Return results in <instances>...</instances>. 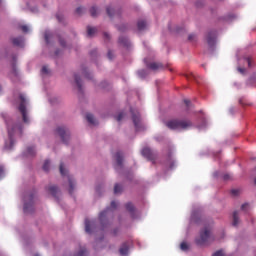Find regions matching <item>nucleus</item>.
<instances>
[{"mask_svg":"<svg viewBox=\"0 0 256 256\" xmlns=\"http://www.w3.org/2000/svg\"><path fill=\"white\" fill-rule=\"evenodd\" d=\"M56 133L61 137L63 143H67V141H69V131H67L65 127H58L56 129Z\"/></svg>","mask_w":256,"mask_h":256,"instance_id":"obj_8","label":"nucleus"},{"mask_svg":"<svg viewBox=\"0 0 256 256\" xmlns=\"http://www.w3.org/2000/svg\"><path fill=\"white\" fill-rule=\"evenodd\" d=\"M20 29L23 33H29V27L27 25H22Z\"/></svg>","mask_w":256,"mask_h":256,"instance_id":"obj_35","label":"nucleus"},{"mask_svg":"<svg viewBox=\"0 0 256 256\" xmlns=\"http://www.w3.org/2000/svg\"><path fill=\"white\" fill-rule=\"evenodd\" d=\"M29 199H33V195H30V196H29Z\"/></svg>","mask_w":256,"mask_h":256,"instance_id":"obj_56","label":"nucleus"},{"mask_svg":"<svg viewBox=\"0 0 256 256\" xmlns=\"http://www.w3.org/2000/svg\"><path fill=\"white\" fill-rule=\"evenodd\" d=\"M19 99L20 105L18 109L22 115V119L25 123H29V117L27 116V100L25 99V96L23 94H20Z\"/></svg>","mask_w":256,"mask_h":256,"instance_id":"obj_4","label":"nucleus"},{"mask_svg":"<svg viewBox=\"0 0 256 256\" xmlns=\"http://www.w3.org/2000/svg\"><path fill=\"white\" fill-rule=\"evenodd\" d=\"M4 173H5V170L3 169V166H0V179L1 177H3Z\"/></svg>","mask_w":256,"mask_h":256,"instance_id":"obj_46","label":"nucleus"},{"mask_svg":"<svg viewBox=\"0 0 256 256\" xmlns=\"http://www.w3.org/2000/svg\"><path fill=\"white\" fill-rule=\"evenodd\" d=\"M211 241H215V238L211 236V229L205 227L200 232V237L196 239V245H207V243H211Z\"/></svg>","mask_w":256,"mask_h":256,"instance_id":"obj_3","label":"nucleus"},{"mask_svg":"<svg viewBox=\"0 0 256 256\" xmlns=\"http://www.w3.org/2000/svg\"><path fill=\"white\" fill-rule=\"evenodd\" d=\"M68 183H69V193L70 195H73V191L75 189V180H73L71 176H68Z\"/></svg>","mask_w":256,"mask_h":256,"instance_id":"obj_14","label":"nucleus"},{"mask_svg":"<svg viewBox=\"0 0 256 256\" xmlns=\"http://www.w3.org/2000/svg\"><path fill=\"white\" fill-rule=\"evenodd\" d=\"M247 207H249V204H243L241 206L242 211H245L247 209Z\"/></svg>","mask_w":256,"mask_h":256,"instance_id":"obj_49","label":"nucleus"},{"mask_svg":"<svg viewBox=\"0 0 256 256\" xmlns=\"http://www.w3.org/2000/svg\"><path fill=\"white\" fill-rule=\"evenodd\" d=\"M119 253H120V255H122V256H127V255H129V244H128L127 242H124V243L122 244V246H121L120 249H119Z\"/></svg>","mask_w":256,"mask_h":256,"instance_id":"obj_10","label":"nucleus"},{"mask_svg":"<svg viewBox=\"0 0 256 256\" xmlns=\"http://www.w3.org/2000/svg\"><path fill=\"white\" fill-rule=\"evenodd\" d=\"M0 92H1V87H0Z\"/></svg>","mask_w":256,"mask_h":256,"instance_id":"obj_58","label":"nucleus"},{"mask_svg":"<svg viewBox=\"0 0 256 256\" xmlns=\"http://www.w3.org/2000/svg\"><path fill=\"white\" fill-rule=\"evenodd\" d=\"M6 125L8 129V137L10 139V145L5 144L6 149H13V145H15V141L13 140V135H15V129H21V125L13 124V121L6 120Z\"/></svg>","mask_w":256,"mask_h":256,"instance_id":"obj_2","label":"nucleus"},{"mask_svg":"<svg viewBox=\"0 0 256 256\" xmlns=\"http://www.w3.org/2000/svg\"><path fill=\"white\" fill-rule=\"evenodd\" d=\"M132 121L136 131H141V129H143V125L141 124V115L139 113L132 112Z\"/></svg>","mask_w":256,"mask_h":256,"instance_id":"obj_7","label":"nucleus"},{"mask_svg":"<svg viewBox=\"0 0 256 256\" xmlns=\"http://www.w3.org/2000/svg\"><path fill=\"white\" fill-rule=\"evenodd\" d=\"M86 119L88 123H90V125H97V120H95V117L93 116V114H87Z\"/></svg>","mask_w":256,"mask_h":256,"instance_id":"obj_19","label":"nucleus"},{"mask_svg":"<svg viewBox=\"0 0 256 256\" xmlns=\"http://www.w3.org/2000/svg\"><path fill=\"white\" fill-rule=\"evenodd\" d=\"M138 76L143 79L145 77H147V72L145 70H139L138 71Z\"/></svg>","mask_w":256,"mask_h":256,"instance_id":"obj_29","label":"nucleus"},{"mask_svg":"<svg viewBox=\"0 0 256 256\" xmlns=\"http://www.w3.org/2000/svg\"><path fill=\"white\" fill-rule=\"evenodd\" d=\"M206 41L208 47H210V49H213V47H215V43H217V32L215 30L208 32V34L206 35Z\"/></svg>","mask_w":256,"mask_h":256,"instance_id":"obj_5","label":"nucleus"},{"mask_svg":"<svg viewBox=\"0 0 256 256\" xmlns=\"http://www.w3.org/2000/svg\"><path fill=\"white\" fill-rule=\"evenodd\" d=\"M232 225L234 227H237V225H239V212H237V211H235L233 213V223H232Z\"/></svg>","mask_w":256,"mask_h":256,"instance_id":"obj_22","label":"nucleus"},{"mask_svg":"<svg viewBox=\"0 0 256 256\" xmlns=\"http://www.w3.org/2000/svg\"><path fill=\"white\" fill-rule=\"evenodd\" d=\"M141 153H142L143 157L148 159V161H155V159L157 157L155 152L151 151V148H149V147L143 148Z\"/></svg>","mask_w":256,"mask_h":256,"instance_id":"obj_6","label":"nucleus"},{"mask_svg":"<svg viewBox=\"0 0 256 256\" xmlns=\"http://www.w3.org/2000/svg\"><path fill=\"white\" fill-rule=\"evenodd\" d=\"M115 159L118 167H123V152H117L115 154Z\"/></svg>","mask_w":256,"mask_h":256,"instance_id":"obj_12","label":"nucleus"},{"mask_svg":"<svg viewBox=\"0 0 256 256\" xmlns=\"http://www.w3.org/2000/svg\"><path fill=\"white\" fill-rule=\"evenodd\" d=\"M37 256V255H36Z\"/></svg>","mask_w":256,"mask_h":256,"instance_id":"obj_59","label":"nucleus"},{"mask_svg":"<svg viewBox=\"0 0 256 256\" xmlns=\"http://www.w3.org/2000/svg\"><path fill=\"white\" fill-rule=\"evenodd\" d=\"M111 209H117V202L115 201L111 202Z\"/></svg>","mask_w":256,"mask_h":256,"instance_id":"obj_45","label":"nucleus"},{"mask_svg":"<svg viewBox=\"0 0 256 256\" xmlns=\"http://www.w3.org/2000/svg\"><path fill=\"white\" fill-rule=\"evenodd\" d=\"M125 207H126L127 211H129V213H131V215L133 217V214L135 213V206L133 205V203L128 202V203H126Z\"/></svg>","mask_w":256,"mask_h":256,"instance_id":"obj_20","label":"nucleus"},{"mask_svg":"<svg viewBox=\"0 0 256 256\" xmlns=\"http://www.w3.org/2000/svg\"><path fill=\"white\" fill-rule=\"evenodd\" d=\"M123 117H125V114L123 112H120L117 116H116V120L117 121H122Z\"/></svg>","mask_w":256,"mask_h":256,"instance_id":"obj_36","label":"nucleus"},{"mask_svg":"<svg viewBox=\"0 0 256 256\" xmlns=\"http://www.w3.org/2000/svg\"><path fill=\"white\" fill-rule=\"evenodd\" d=\"M126 29H127V25H125V24L118 26V31H120V33H125Z\"/></svg>","mask_w":256,"mask_h":256,"instance_id":"obj_34","label":"nucleus"},{"mask_svg":"<svg viewBox=\"0 0 256 256\" xmlns=\"http://www.w3.org/2000/svg\"><path fill=\"white\" fill-rule=\"evenodd\" d=\"M254 183H255V185H256V178H255V180H254Z\"/></svg>","mask_w":256,"mask_h":256,"instance_id":"obj_57","label":"nucleus"},{"mask_svg":"<svg viewBox=\"0 0 256 256\" xmlns=\"http://www.w3.org/2000/svg\"><path fill=\"white\" fill-rule=\"evenodd\" d=\"M42 73H44V74L49 73V69L47 68V66L42 67Z\"/></svg>","mask_w":256,"mask_h":256,"instance_id":"obj_42","label":"nucleus"},{"mask_svg":"<svg viewBox=\"0 0 256 256\" xmlns=\"http://www.w3.org/2000/svg\"><path fill=\"white\" fill-rule=\"evenodd\" d=\"M193 39H195V35L190 34V35L188 36V40H189V41H193Z\"/></svg>","mask_w":256,"mask_h":256,"instance_id":"obj_50","label":"nucleus"},{"mask_svg":"<svg viewBox=\"0 0 256 256\" xmlns=\"http://www.w3.org/2000/svg\"><path fill=\"white\" fill-rule=\"evenodd\" d=\"M27 155H35V147H28L27 148Z\"/></svg>","mask_w":256,"mask_h":256,"instance_id":"obj_30","label":"nucleus"},{"mask_svg":"<svg viewBox=\"0 0 256 256\" xmlns=\"http://www.w3.org/2000/svg\"><path fill=\"white\" fill-rule=\"evenodd\" d=\"M97 33V28L88 26L87 27V35L88 37H93L94 34Z\"/></svg>","mask_w":256,"mask_h":256,"instance_id":"obj_23","label":"nucleus"},{"mask_svg":"<svg viewBox=\"0 0 256 256\" xmlns=\"http://www.w3.org/2000/svg\"><path fill=\"white\" fill-rule=\"evenodd\" d=\"M166 127L172 131H185V129L193 127V122L190 120L173 119L166 122Z\"/></svg>","mask_w":256,"mask_h":256,"instance_id":"obj_1","label":"nucleus"},{"mask_svg":"<svg viewBox=\"0 0 256 256\" xmlns=\"http://www.w3.org/2000/svg\"><path fill=\"white\" fill-rule=\"evenodd\" d=\"M30 207H31V204L25 202L24 203V213H28Z\"/></svg>","mask_w":256,"mask_h":256,"instance_id":"obj_37","label":"nucleus"},{"mask_svg":"<svg viewBox=\"0 0 256 256\" xmlns=\"http://www.w3.org/2000/svg\"><path fill=\"white\" fill-rule=\"evenodd\" d=\"M212 256H225V254L223 253V250H218Z\"/></svg>","mask_w":256,"mask_h":256,"instance_id":"obj_38","label":"nucleus"},{"mask_svg":"<svg viewBox=\"0 0 256 256\" xmlns=\"http://www.w3.org/2000/svg\"><path fill=\"white\" fill-rule=\"evenodd\" d=\"M146 67L148 69H151L152 71H159V69H163V64L159 62H152V63L146 64Z\"/></svg>","mask_w":256,"mask_h":256,"instance_id":"obj_9","label":"nucleus"},{"mask_svg":"<svg viewBox=\"0 0 256 256\" xmlns=\"http://www.w3.org/2000/svg\"><path fill=\"white\" fill-rule=\"evenodd\" d=\"M13 45L16 47H23V37H17L12 39Z\"/></svg>","mask_w":256,"mask_h":256,"instance_id":"obj_16","label":"nucleus"},{"mask_svg":"<svg viewBox=\"0 0 256 256\" xmlns=\"http://www.w3.org/2000/svg\"><path fill=\"white\" fill-rule=\"evenodd\" d=\"M123 191V187L119 184H115L114 186V194L117 195Z\"/></svg>","mask_w":256,"mask_h":256,"instance_id":"obj_25","label":"nucleus"},{"mask_svg":"<svg viewBox=\"0 0 256 256\" xmlns=\"http://www.w3.org/2000/svg\"><path fill=\"white\" fill-rule=\"evenodd\" d=\"M106 217H107V210L102 211L99 215V219L101 224L103 225V227H105V221H106Z\"/></svg>","mask_w":256,"mask_h":256,"instance_id":"obj_21","label":"nucleus"},{"mask_svg":"<svg viewBox=\"0 0 256 256\" xmlns=\"http://www.w3.org/2000/svg\"><path fill=\"white\" fill-rule=\"evenodd\" d=\"M223 179H224V181H229V179H231V175L225 174V175L223 176Z\"/></svg>","mask_w":256,"mask_h":256,"instance_id":"obj_44","label":"nucleus"},{"mask_svg":"<svg viewBox=\"0 0 256 256\" xmlns=\"http://www.w3.org/2000/svg\"><path fill=\"white\" fill-rule=\"evenodd\" d=\"M60 173L63 177H65V175H67V170H65V166L63 165V163L60 164Z\"/></svg>","mask_w":256,"mask_h":256,"instance_id":"obj_27","label":"nucleus"},{"mask_svg":"<svg viewBox=\"0 0 256 256\" xmlns=\"http://www.w3.org/2000/svg\"><path fill=\"white\" fill-rule=\"evenodd\" d=\"M58 39L61 47H65V40H62L59 36H58Z\"/></svg>","mask_w":256,"mask_h":256,"instance_id":"obj_43","label":"nucleus"},{"mask_svg":"<svg viewBox=\"0 0 256 256\" xmlns=\"http://www.w3.org/2000/svg\"><path fill=\"white\" fill-rule=\"evenodd\" d=\"M112 233L113 235H117V233H119V229H114Z\"/></svg>","mask_w":256,"mask_h":256,"instance_id":"obj_52","label":"nucleus"},{"mask_svg":"<svg viewBox=\"0 0 256 256\" xmlns=\"http://www.w3.org/2000/svg\"><path fill=\"white\" fill-rule=\"evenodd\" d=\"M74 79L79 91H81V78L79 77V75L75 74Z\"/></svg>","mask_w":256,"mask_h":256,"instance_id":"obj_24","label":"nucleus"},{"mask_svg":"<svg viewBox=\"0 0 256 256\" xmlns=\"http://www.w3.org/2000/svg\"><path fill=\"white\" fill-rule=\"evenodd\" d=\"M231 193H232L234 196H237V195H239V190L233 189V190H231Z\"/></svg>","mask_w":256,"mask_h":256,"instance_id":"obj_47","label":"nucleus"},{"mask_svg":"<svg viewBox=\"0 0 256 256\" xmlns=\"http://www.w3.org/2000/svg\"><path fill=\"white\" fill-rule=\"evenodd\" d=\"M56 17H57L58 21L61 22V16L57 15Z\"/></svg>","mask_w":256,"mask_h":256,"instance_id":"obj_54","label":"nucleus"},{"mask_svg":"<svg viewBox=\"0 0 256 256\" xmlns=\"http://www.w3.org/2000/svg\"><path fill=\"white\" fill-rule=\"evenodd\" d=\"M105 39H109V34L107 32L104 33Z\"/></svg>","mask_w":256,"mask_h":256,"instance_id":"obj_53","label":"nucleus"},{"mask_svg":"<svg viewBox=\"0 0 256 256\" xmlns=\"http://www.w3.org/2000/svg\"><path fill=\"white\" fill-rule=\"evenodd\" d=\"M118 43L123 45V47H129V39H127V37H120Z\"/></svg>","mask_w":256,"mask_h":256,"instance_id":"obj_18","label":"nucleus"},{"mask_svg":"<svg viewBox=\"0 0 256 256\" xmlns=\"http://www.w3.org/2000/svg\"><path fill=\"white\" fill-rule=\"evenodd\" d=\"M238 70L240 71V73H243L244 71L243 68H239Z\"/></svg>","mask_w":256,"mask_h":256,"instance_id":"obj_55","label":"nucleus"},{"mask_svg":"<svg viewBox=\"0 0 256 256\" xmlns=\"http://www.w3.org/2000/svg\"><path fill=\"white\" fill-rule=\"evenodd\" d=\"M138 31H145L147 29V22L145 20H139L137 22Z\"/></svg>","mask_w":256,"mask_h":256,"instance_id":"obj_13","label":"nucleus"},{"mask_svg":"<svg viewBox=\"0 0 256 256\" xmlns=\"http://www.w3.org/2000/svg\"><path fill=\"white\" fill-rule=\"evenodd\" d=\"M82 73H83L84 77H86L87 79H91V77H89V73L87 72L86 69L82 70Z\"/></svg>","mask_w":256,"mask_h":256,"instance_id":"obj_40","label":"nucleus"},{"mask_svg":"<svg viewBox=\"0 0 256 256\" xmlns=\"http://www.w3.org/2000/svg\"><path fill=\"white\" fill-rule=\"evenodd\" d=\"M90 15H91V17H97V7L93 6L90 9Z\"/></svg>","mask_w":256,"mask_h":256,"instance_id":"obj_28","label":"nucleus"},{"mask_svg":"<svg viewBox=\"0 0 256 256\" xmlns=\"http://www.w3.org/2000/svg\"><path fill=\"white\" fill-rule=\"evenodd\" d=\"M91 227H93V222H91L90 220L86 219L85 220V231H86V233H92Z\"/></svg>","mask_w":256,"mask_h":256,"instance_id":"obj_17","label":"nucleus"},{"mask_svg":"<svg viewBox=\"0 0 256 256\" xmlns=\"http://www.w3.org/2000/svg\"><path fill=\"white\" fill-rule=\"evenodd\" d=\"M107 57L110 59V61L113 60V52H111V50L108 51Z\"/></svg>","mask_w":256,"mask_h":256,"instance_id":"obj_41","label":"nucleus"},{"mask_svg":"<svg viewBox=\"0 0 256 256\" xmlns=\"http://www.w3.org/2000/svg\"><path fill=\"white\" fill-rule=\"evenodd\" d=\"M51 165V162L49 160H46L43 164V171L48 172L49 171V167Z\"/></svg>","mask_w":256,"mask_h":256,"instance_id":"obj_26","label":"nucleus"},{"mask_svg":"<svg viewBox=\"0 0 256 256\" xmlns=\"http://www.w3.org/2000/svg\"><path fill=\"white\" fill-rule=\"evenodd\" d=\"M246 61L248 63V67H251V58H247Z\"/></svg>","mask_w":256,"mask_h":256,"instance_id":"obj_51","label":"nucleus"},{"mask_svg":"<svg viewBox=\"0 0 256 256\" xmlns=\"http://www.w3.org/2000/svg\"><path fill=\"white\" fill-rule=\"evenodd\" d=\"M76 13H77V15H82L83 14V7H78L76 9Z\"/></svg>","mask_w":256,"mask_h":256,"instance_id":"obj_39","label":"nucleus"},{"mask_svg":"<svg viewBox=\"0 0 256 256\" xmlns=\"http://www.w3.org/2000/svg\"><path fill=\"white\" fill-rule=\"evenodd\" d=\"M48 191L52 195V197L57 199V193H59V187H57L55 185H51L48 187Z\"/></svg>","mask_w":256,"mask_h":256,"instance_id":"obj_11","label":"nucleus"},{"mask_svg":"<svg viewBox=\"0 0 256 256\" xmlns=\"http://www.w3.org/2000/svg\"><path fill=\"white\" fill-rule=\"evenodd\" d=\"M51 37H52L51 33H49V32L45 33L44 38H45V41L47 44H49Z\"/></svg>","mask_w":256,"mask_h":256,"instance_id":"obj_33","label":"nucleus"},{"mask_svg":"<svg viewBox=\"0 0 256 256\" xmlns=\"http://www.w3.org/2000/svg\"><path fill=\"white\" fill-rule=\"evenodd\" d=\"M184 103L186 105V107H189V105H191V100H184Z\"/></svg>","mask_w":256,"mask_h":256,"instance_id":"obj_48","label":"nucleus"},{"mask_svg":"<svg viewBox=\"0 0 256 256\" xmlns=\"http://www.w3.org/2000/svg\"><path fill=\"white\" fill-rule=\"evenodd\" d=\"M106 13L108 17H115V15H119V12H117L115 8H111V7L106 8Z\"/></svg>","mask_w":256,"mask_h":256,"instance_id":"obj_15","label":"nucleus"},{"mask_svg":"<svg viewBox=\"0 0 256 256\" xmlns=\"http://www.w3.org/2000/svg\"><path fill=\"white\" fill-rule=\"evenodd\" d=\"M180 249H181L182 251H187V249H189V245H188L186 242H182V243L180 244Z\"/></svg>","mask_w":256,"mask_h":256,"instance_id":"obj_31","label":"nucleus"},{"mask_svg":"<svg viewBox=\"0 0 256 256\" xmlns=\"http://www.w3.org/2000/svg\"><path fill=\"white\" fill-rule=\"evenodd\" d=\"M87 255V249L80 248V251L78 252L77 256H86Z\"/></svg>","mask_w":256,"mask_h":256,"instance_id":"obj_32","label":"nucleus"}]
</instances>
